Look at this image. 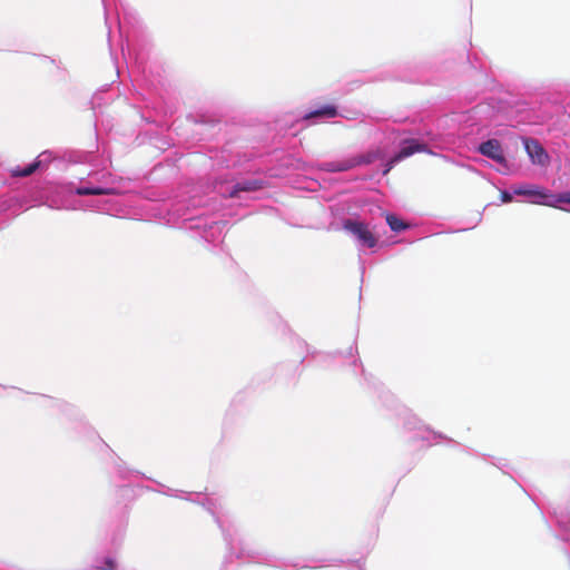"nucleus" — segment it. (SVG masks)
Returning <instances> with one entry per match:
<instances>
[{"label": "nucleus", "instance_id": "nucleus-1", "mask_svg": "<svg viewBox=\"0 0 570 570\" xmlns=\"http://www.w3.org/2000/svg\"><path fill=\"white\" fill-rule=\"evenodd\" d=\"M233 174L219 175L214 178L213 195L204 203L196 197L188 202H178L170 208V214L190 230L195 237L206 245L218 247L223 244L227 229L225 208H217L218 197L223 199H240L242 193L255 191L263 188V181L247 179L234 183Z\"/></svg>", "mask_w": 570, "mask_h": 570}, {"label": "nucleus", "instance_id": "nucleus-2", "mask_svg": "<svg viewBox=\"0 0 570 570\" xmlns=\"http://www.w3.org/2000/svg\"><path fill=\"white\" fill-rule=\"evenodd\" d=\"M163 494L169 497L183 498L187 501L196 502L204 507L215 519L217 525L222 530L226 548L227 558H235L243 562H255L271 564L284 570L309 568L311 566L292 562L288 560H272L268 553L254 547L239 531L235 521L217 498H210L202 493L189 492L185 493L179 490H174L168 487L161 485L159 490Z\"/></svg>", "mask_w": 570, "mask_h": 570}, {"label": "nucleus", "instance_id": "nucleus-3", "mask_svg": "<svg viewBox=\"0 0 570 570\" xmlns=\"http://www.w3.org/2000/svg\"><path fill=\"white\" fill-rule=\"evenodd\" d=\"M114 179L109 173L92 171L88 174L86 179H80L79 184L70 181L60 187L59 193L65 195L59 203L52 200L51 207L63 209H92L111 216H125L127 210L120 203L118 197L81 200L76 198L85 196L112 195L117 191L114 186Z\"/></svg>", "mask_w": 570, "mask_h": 570}, {"label": "nucleus", "instance_id": "nucleus-4", "mask_svg": "<svg viewBox=\"0 0 570 570\" xmlns=\"http://www.w3.org/2000/svg\"><path fill=\"white\" fill-rule=\"evenodd\" d=\"M382 153L380 150H370L364 154L353 155L343 159L322 161V163H306L302 159H295L291 163V167L304 173H311L314 169L326 173H344L354 169L358 166L370 165L377 159H381Z\"/></svg>", "mask_w": 570, "mask_h": 570}, {"label": "nucleus", "instance_id": "nucleus-5", "mask_svg": "<svg viewBox=\"0 0 570 570\" xmlns=\"http://www.w3.org/2000/svg\"><path fill=\"white\" fill-rule=\"evenodd\" d=\"M513 194L515 196H523L528 202L537 205L560 207V204H570V191L556 195L534 184L513 186Z\"/></svg>", "mask_w": 570, "mask_h": 570}, {"label": "nucleus", "instance_id": "nucleus-6", "mask_svg": "<svg viewBox=\"0 0 570 570\" xmlns=\"http://www.w3.org/2000/svg\"><path fill=\"white\" fill-rule=\"evenodd\" d=\"M343 229L350 233L361 247L374 248L377 245V238L363 222L351 218L344 219Z\"/></svg>", "mask_w": 570, "mask_h": 570}, {"label": "nucleus", "instance_id": "nucleus-7", "mask_svg": "<svg viewBox=\"0 0 570 570\" xmlns=\"http://www.w3.org/2000/svg\"><path fill=\"white\" fill-rule=\"evenodd\" d=\"M136 21V17L132 12H129L125 7L121 6V13L117 12V18L115 23L118 27L119 37L121 40V52L124 57L131 56L130 49V40H129V31L127 30V26H132Z\"/></svg>", "mask_w": 570, "mask_h": 570}, {"label": "nucleus", "instance_id": "nucleus-8", "mask_svg": "<svg viewBox=\"0 0 570 570\" xmlns=\"http://www.w3.org/2000/svg\"><path fill=\"white\" fill-rule=\"evenodd\" d=\"M425 150H426V145L425 144H422L419 140L413 139V138L404 139L401 142V147H400L399 153H396L385 164V167L383 169V175H386L394 167V165L397 164L399 161H401V160L412 156L415 153L425 151Z\"/></svg>", "mask_w": 570, "mask_h": 570}, {"label": "nucleus", "instance_id": "nucleus-9", "mask_svg": "<svg viewBox=\"0 0 570 570\" xmlns=\"http://www.w3.org/2000/svg\"><path fill=\"white\" fill-rule=\"evenodd\" d=\"M478 151L492 159L497 164L503 167L502 173L505 174L509 169L508 160L504 156V151L502 149V146L498 139H488L483 142H481L478 147Z\"/></svg>", "mask_w": 570, "mask_h": 570}, {"label": "nucleus", "instance_id": "nucleus-10", "mask_svg": "<svg viewBox=\"0 0 570 570\" xmlns=\"http://www.w3.org/2000/svg\"><path fill=\"white\" fill-rule=\"evenodd\" d=\"M55 156L52 151L45 150L38 155V157L30 164L24 167L16 166L10 169L11 176L13 177H26L33 174L37 169L46 168Z\"/></svg>", "mask_w": 570, "mask_h": 570}, {"label": "nucleus", "instance_id": "nucleus-11", "mask_svg": "<svg viewBox=\"0 0 570 570\" xmlns=\"http://www.w3.org/2000/svg\"><path fill=\"white\" fill-rule=\"evenodd\" d=\"M403 421L404 428L409 431H416L419 439H421L422 441H429L430 436H432L433 439L443 438L441 434L428 429L414 414H412L407 410L404 411Z\"/></svg>", "mask_w": 570, "mask_h": 570}, {"label": "nucleus", "instance_id": "nucleus-12", "mask_svg": "<svg viewBox=\"0 0 570 570\" xmlns=\"http://www.w3.org/2000/svg\"><path fill=\"white\" fill-rule=\"evenodd\" d=\"M524 148L533 164L546 166L549 163V156L538 140L524 139Z\"/></svg>", "mask_w": 570, "mask_h": 570}, {"label": "nucleus", "instance_id": "nucleus-13", "mask_svg": "<svg viewBox=\"0 0 570 570\" xmlns=\"http://www.w3.org/2000/svg\"><path fill=\"white\" fill-rule=\"evenodd\" d=\"M338 115L337 109L333 105H325L315 110H312L303 117L305 120H320V119H330L334 118Z\"/></svg>", "mask_w": 570, "mask_h": 570}, {"label": "nucleus", "instance_id": "nucleus-14", "mask_svg": "<svg viewBox=\"0 0 570 570\" xmlns=\"http://www.w3.org/2000/svg\"><path fill=\"white\" fill-rule=\"evenodd\" d=\"M386 223L390 228L396 233L405 230L409 227L401 218L392 214L386 216Z\"/></svg>", "mask_w": 570, "mask_h": 570}, {"label": "nucleus", "instance_id": "nucleus-15", "mask_svg": "<svg viewBox=\"0 0 570 570\" xmlns=\"http://www.w3.org/2000/svg\"><path fill=\"white\" fill-rule=\"evenodd\" d=\"M552 515L556 518L558 525L563 531L562 540H564L567 542L570 541V532H569V519H570V515L567 518V520H563L562 518H559L556 511L552 512Z\"/></svg>", "mask_w": 570, "mask_h": 570}, {"label": "nucleus", "instance_id": "nucleus-16", "mask_svg": "<svg viewBox=\"0 0 570 570\" xmlns=\"http://www.w3.org/2000/svg\"><path fill=\"white\" fill-rule=\"evenodd\" d=\"M117 472H118L119 476L122 479H132V478L138 479V478L144 476V474L140 473L139 471L129 470V469L125 468L124 465H119L117 469Z\"/></svg>", "mask_w": 570, "mask_h": 570}, {"label": "nucleus", "instance_id": "nucleus-17", "mask_svg": "<svg viewBox=\"0 0 570 570\" xmlns=\"http://www.w3.org/2000/svg\"><path fill=\"white\" fill-rule=\"evenodd\" d=\"M102 3H104V7H105V23H106V27L108 29V42H109V46L111 47L110 42H111V21H110V18L108 16V11H107V7H106V0H101ZM110 55L112 56V50L110 49Z\"/></svg>", "mask_w": 570, "mask_h": 570}, {"label": "nucleus", "instance_id": "nucleus-18", "mask_svg": "<svg viewBox=\"0 0 570 570\" xmlns=\"http://www.w3.org/2000/svg\"><path fill=\"white\" fill-rule=\"evenodd\" d=\"M513 187L511 188V191L510 190H502L501 191V202L502 203H510L512 202L513 199Z\"/></svg>", "mask_w": 570, "mask_h": 570}, {"label": "nucleus", "instance_id": "nucleus-19", "mask_svg": "<svg viewBox=\"0 0 570 570\" xmlns=\"http://www.w3.org/2000/svg\"><path fill=\"white\" fill-rule=\"evenodd\" d=\"M219 164H220V166H222V167H226V168H229V167H230L229 163H226V164H225V163H223V161H222V163H219Z\"/></svg>", "mask_w": 570, "mask_h": 570}]
</instances>
